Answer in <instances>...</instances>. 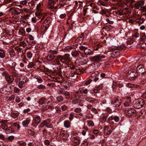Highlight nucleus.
I'll list each match as a JSON object with an SVG mask.
<instances>
[{
    "mask_svg": "<svg viewBox=\"0 0 146 146\" xmlns=\"http://www.w3.org/2000/svg\"><path fill=\"white\" fill-rule=\"evenodd\" d=\"M71 60L70 55L68 54H65L63 55H59L56 56L55 61L58 65L61 64L60 63L65 64H68Z\"/></svg>",
    "mask_w": 146,
    "mask_h": 146,
    "instance_id": "nucleus-1",
    "label": "nucleus"
},
{
    "mask_svg": "<svg viewBox=\"0 0 146 146\" xmlns=\"http://www.w3.org/2000/svg\"><path fill=\"white\" fill-rule=\"evenodd\" d=\"M105 58L104 55L100 54L92 57L90 59L91 61L95 62L96 65L97 63L105 60Z\"/></svg>",
    "mask_w": 146,
    "mask_h": 146,
    "instance_id": "nucleus-2",
    "label": "nucleus"
},
{
    "mask_svg": "<svg viewBox=\"0 0 146 146\" xmlns=\"http://www.w3.org/2000/svg\"><path fill=\"white\" fill-rule=\"evenodd\" d=\"M144 104V100L141 99H139L134 101L133 105L134 108L139 109L142 107Z\"/></svg>",
    "mask_w": 146,
    "mask_h": 146,
    "instance_id": "nucleus-3",
    "label": "nucleus"
},
{
    "mask_svg": "<svg viewBox=\"0 0 146 146\" xmlns=\"http://www.w3.org/2000/svg\"><path fill=\"white\" fill-rule=\"evenodd\" d=\"M136 72L138 75H141L143 77L146 75L145 70L143 65L140 64L136 68Z\"/></svg>",
    "mask_w": 146,
    "mask_h": 146,
    "instance_id": "nucleus-4",
    "label": "nucleus"
},
{
    "mask_svg": "<svg viewBox=\"0 0 146 146\" xmlns=\"http://www.w3.org/2000/svg\"><path fill=\"white\" fill-rule=\"evenodd\" d=\"M58 53V52L55 50H49L46 59L47 60L51 61L53 60L56 57V54Z\"/></svg>",
    "mask_w": 146,
    "mask_h": 146,
    "instance_id": "nucleus-5",
    "label": "nucleus"
},
{
    "mask_svg": "<svg viewBox=\"0 0 146 146\" xmlns=\"http://www.w3.org/2000/svg\"><path fill=\"white\" fill-rule=\"evenodd\" d=\"M44 126L48 128H51L53 127L52 123L51 122V120L49 119H47L42 121L39 125V127L42 128Z\"/></svg>",
    "mask_w": 146,
    "mask_h": 146,
    "instance_id": "nucleus-6",
    "label": "nucleus"
},
{
    "mask_svg": "<svg viewBox=\"0 0 146 146\" xmlns=\"http://www.w3.org/2000/svg\"><path fill=\"white\" fill-rule=\"evenodd\" d=\"M121 102V100L120 98H115L112 100L111 104L114 105L113 107L120 108Z\"/></svg>",
    "mask_w": 146,
    "mask_h": 146,
    "instance_id": "nucleus-7",
    "label": "nucleus"
},
{
    "mask_svg": "<svg viewBox=\"0 0 146 146\" xmlns=\"http://www.w3.org/2000/svg\"><path fill=\"white\" fill-rule=\"evenodd\" d=\"M137 74L136 71L133 70H129L127 73V77L131 80L135 79L137 77Z\"/></svg>",
    "mask_w": 146,
    "mask_h": 146,
    "instance_id": "nucleus-8",
    "label": "nucleus"
},
{
    "mask_svg": "<svg viewBox=\"0 0 146 146\" xmlns=\"http://www.w3.org/2000/svg\"><path fill=\"white\" fill-rule=\"evenodd\" d=\"M96 65L95 63H93L90 65L85 69L86 73H89L94 72L96 69Z\"/></svg>",
    "mask_w": 146,
    "mask_h": 146,
    "instance_id": "nucleus-9",
    "label": "nucleus"
},
{
    "mask_svg": "<svg viewBox=\"0 0 146 146\" xmlns=\"http://www.w3.org/2000/svg\"><path fill=\"white\" fill-rule=\"evenodd\" d=\"M88 92V89L83 88H79L77 92H76V93L77 94V95L80 98H82V97L83 96H81V94H86Z\"/></svg>",
    "mask_w": 146,
    "mask_h": 146,
    "instance_id": "nucleus-10",
    "label": "nucleus"
},
{
    "mask_svg": "<svg viewBox=\"0 0 146 146\" xmlns=\"http://www.w3.org/2000/svg\"><path fill=\"white\" fill-rule=\"evenodd\" d=\"M67 65H68V67L70 68V69L72 70L71 71H75L77 73H80V68L77 66H75L73 64L68 63Z\"/></svg>",
    "mask_w": 146,
    "mask_h": 146,
    "instance_id": "nucleus-11",
    "label": "nucleus"
},
{
    "mask_svg": "<svg viewBox=\"0 0 146 146\" xmlns=\"http://www.w3.org/2000/svg\"><path fill=\"white\" fill-rule=\"evenodd\" d=\"M125 112L127 116H131L135 113V111L133 108H128L125 110Z\"/></svg>",
    "mask_w": 146,
    "mask_h": 146,
    "instance_id": "nucleus-12",
    "label": "nucleus"
},
{
    "mask_svg": "<svg viewBox=\"0 0 146 146\" xmlns=\"http://www.w3.org/2000/svg\"><path fill=\"white\" fill-rule=\"evenodd\" d=\"M7 58L5 59V63L8 66H11L12 68H15V66L16 65L15 62H14L13 60H7Z\"/></svg>",
    "mask_w": 146,
    "mask_h": 146,
    "instance_id": "nucleus-13",
    "label": "nucleus"
},
{
    "mask_svg": "<svg viewBox=\"0 0 146 146\" xmlns=\"http://www.w3.org/2000/svg\"><path fill=\"white\" fill-rule=\"evenodd\" d=\"M60 139L63 140H67L68 138L67 133L66 131L64 130L60 131Z\"/></svg>",
    "mask_w": 146,
    "mask_h": 146,
    "instance_id": "nucleus-14",
    "label": "nucleus"
},
{
    "mask_svg": "<svg viewBox=\"0 0 146 146\" xmlns=\"http://www.w3.org/2000/svg\"><path fill=\"white\" fill-rule=\"evenodd\" d=\"M71 54L73 56L79 58L80 57H82V54L80 51H76L75 50L72 52Z\"/></svg>",
    "mask_w": 146,
    "mask_h": 146,
    "instance_id": "nucleus-15",
    "label": "nucleus"
},
{
    "mask_svg": "<svg viewBox=\"0 0 146 146\" xmlns=\"http://www.w3.org/2000/svg\"><path fill=\"white\" fill-rule=\"evenodd\" d=\"M119 116L115 115H112L108 117V120H110V121L113 120L115 122H117L119 121Z\"/></svg>",
    "mask_w": 146,
    "mask_h": 146,
    "instance_id": "nucleus-16",
    "label": "nucleus"
},
{
    "mask_svg": "<svg viewBox=\"0 0 146 146\" xmlns=\"http://www.w3.org/2000/svg\"><path fill=\"white\" fill-rule=\"evenodd\" d=\"M87 58L83 56V54L82 55V57H80L78 59V61L81 65L86 64L87 62Z\"/></svg>",
    "mask_w": 146,
    "mask_h": 146,
    "instance_id": "nucleus-17",
    "label": "nucleus"
},
{
    "mask_svg": "<svg viewBox=\"0 0 146 146\" xmlns=\"http://www.w3.org/2000/svg\"><path fill=\"white\" fill-rule=\"evenodd\" d=\"M80 73H77L74 71H71V72L68 74V78H70V77L74 78H74H76L77 77V75L79 74Z\"/></svg>",
    "mask_w": 146,
    "mask_h": 146,
    "instance_id": "nucleus-18",
    "label": "nucleus"
},
{
    "mask_svg": "<svg viewBox=\"0 0 146 146\" xmlns=\"http://www.w3.org/2000/svg\"><path fill=\"white\" fill-rule=\"evenodd\" d=\"M106 100H102L101 103V105L102 108L104 110L108 108L109 104H110Z\"/></svg>",
    "mask_w": 146,
    "mask_h": 146,
    "instance_id": "nucleus-19",
    "label": "nucleus"
},
{
    "mask_svg": "<svg viewBox=\"0 0 146 146\" xmlns=\"http://www.w3.org/2000/svg\"><path fill=\"white\" fill-rule=\"evenodd\" d=\"M6 81L9 84H11L14 80V78L12 76H10L9 74L6 76L5 78Z\"/></svg>",
    "mask_w": 146,
    "mask_h": 146,
    "instance_id": "nucleus-20",
    "label": "nucleus"
},
{
    "mask_svg": "<svg viewBox=\"0 0 146 146\" xmlns=\"http://www.w3.org/2000/svg\"><path fill=\"white\" fill-rule=\"evenodd\" d=\"M41 121V118L39 115H36L33 117V122L36 124H39Z\"/></svg>",
    "mask_w": 146,
    "mask_h": 146,
    "instance_id": "nucleus-21",
    "label": "nucleus"
},
{
    "mask_svg": "<svg viewBox=\"0 0 146 146\" xmlns=\"http://www.w3.org/2000/svg\"><path fill=\"white\" fill-rule=\"evenodd\" d=\"M108 113H104L102 115V117L101 118V119L102 120L103 122H110V120H108Z\"/></svg>",
    "mask_w": 146,
    "mask_h": 146,
    "instance_id": "nucleus-22",
    "label": "nucleus"
},
{
    "mask_svg": "<svg viewBox=\"0 0 146 146\" xmlns=\"http://www.w3.org/2000/svg\"><path fill=\"white\" fill-rule=\"evenodd\" d=\"M31 119L30 118H27L22 122V124L24 127H28V125Z\"/></svg>",
    "mask_w": 146,
    "mask_h": 146,
    "instance_id": "nucleus-23",
    "label": "nucleus"
},
{
    "mask_svg": "<svg viewBox=\"0 0 146 146\" xmlns=\"http://www.w3.org/2000/svg\"><path fill=\"white\" fill-rule=\"evenodd\" d=\"M48 8H52L53 7V5L56 4V2L54 0H48Z\"/></svg>",
    "mask_w": 146,
    "mask_h": 146,
    "instance_id": "nucleus-24",
    "label": "nucleus"
},
{
    "mask_svg": "<svg viewBox=\"0 0 146 146\" xmlns=\"http://www.w3.org/2000/svg\"><path fill=\"white\" fill-rule=\"evenodd\" d=\"M50 26L48 23H43L42 25L41 28L44 31H46Z\"/></svg>",
    "mask_w": 146,
    "mask_h": 146,
    "instance_id": "nucleus-25",
    "label": "nucleus"
},
{
    "mask_svg": "<svg viewBox=\"0 0 146 146\" xmlns=\"http://www.w3.org/2000/svg\"><path fill=\"white\" fill-rule=\"evenodd\" d=\"M8 88V86H5V87H3V88H1L0 89V92L4 94L5 93V92H8L9 90H10V89H6V88ZM9 88L10 89H11V88H12V87L9 86Z\"/></svg>",
    "mask_w": 146,
    "mask_h": 146,
    "instance_id": "nucleus-26",
    "label": "nucleus"
},
{
    "mask_svg": "<svg viewBox=\"0 0 146 146\" xmlns=\"http://www.w3.org/2000/svg\"><path fill=\"white\" fill-rule=\"evenodd\" d=\"M84 52L85 54L86 55H90L94 53V52L93 51H92L90 49L87 48V47L84 50Z\"/></svg>",
    "mask_w": 146,
    "mask_h": 146,
    "instance_id": "nucleus-27",
    "label": "nucleus"
},
{
    "mask_svg": "<svg viewBox=\"0 0 146 146\" xmlns=\"http://www.w3.org/2000/svg\"><path fill=\"white\" fill-rule=\"evenodd\" d=\"M12 126L14 127L15 129H16L17 130L20 129L21 126L18 122H14L12 125Z\"/></svg>",
    "mask_w": 146,
    "mask_h": 146,
    "instance_id": "nucleus-28",
    "label": "nucleus"
},
{
    "mask_svg": "<svg viewBox=\"0 0 146 146\" xmlns=\"http://www.w3.org/2000/svg\"><path fill=\"white\" fill-rule=\"evenodd\" d=\"M112 132L111 130L108 127H106L104 130V133L105 135H109Z\"/></svg>",
    "mask_w": 146,
    "mask_h": 146,
    "instance_id": "nucleus-29",
    "label": "nucleus"
},
{
    "mask_svg": "<svg viewBox=\"0 0 146 146\" xmlns=\"http://www.w3.org/2000/svg\"><path fill=\"white\" fill-rule=\"evenodd\" d=\"M124 47V46L123 45H118L117 46H115L113 48H111V49L114 50H120L123 49Z\"/></svg>",
    "mask_w": 146,
    "mask_h": 146,
    "instance_id": "nucleus-30",
    "label": "nucleus"
},
{
    "mask_svg": "<svg viewBox=\"0 0 146 146\" xmlns=\"http://www.w3.org/2000/svg\"><path fill=\"white\" fill-rule=\"evenodd\" d=\"M14 129H13L11 127H7L5 132L7 134H9L11 133H13L14 132Z\"/></svg>",
    "mask_w": 146,
    "mask_h": 146,
    "instance_id": "nucleus-31",
    "label": "nucleus"
},
{
    "mask_svg": "<svg viewBox=\"0 0 146 146\" xmlns=\"http://www.w3.org/2000/svg\"><path fill=\"white\" fill-rule=\"evenodd\" d=\"M84 130L82 131V133L84 136H85L86 134H89V131L88 128L86 127L84 128Z\"/></svg>",
    "mask_w": 146,
    "mask_h": 146,
    "instance_id": "nucleus-32",
    "label": "nucleus"
},
{
    "mask_svg": "<svg viewBox=\"0 0 146 146\" xmlns=\"http://www.w3.org/2000/svg\"><path fill=\"white\" fill-rule=\"evenodd\" d=\"M70 122L68 120L65 121L64 122V126L66 128H68L70 127Z\"/></svg>",
    "mask_w": 146,
    "mask_h": 146,
    "instance_id": "nucleus-33",
    "label": "nucleus"
},
{
    "mask_svg": "<svg viewBox=\"0 0 146 146\" xmlns=\"http://www.w3.org/2000/svg\"><path fill=\"white\" fill-rule=\"evenodd\" d=\"M42 6V4L40 3H39V4H37L36 9L38 11L40 12H41Z\"/></svg>",
    "mask_w": 146,
    "mask_h": 146,
    "instance_id": "nucleus-34",
    "label": "nucleus"
},
{
    "mask_svg": "<svg viewBox=\"0 0 146 146\" xmlns=\"http://www.w3.org/2000/svg\"><path fill=\"white\" fill-rule=\"evenodd\" d=\"M28 132L29 134L31 136H33L34 137H35L36 134H35V132L34 131H33L31 129H28Z\"/></svg>",
    "mask_w": 146,
    "mask_h": 146,
    "instance_id": "nucleus-35",
    "label": "nucleus"
},
{
    "mask_svg": "<svg viewBox=\"0 0 146 146\" xmlns=\"http://www.w3.org/2000/svg\"><path fill=\"white\" fill-rule=\"evenodd\" d=\"M81 100L79 99H75L73 100L72 102L73 104H76L81 102Z\"/></svg>",
    "mask_w": 146,
    "mask_h": 146,
    "instance_id": "nucleus-36",
    "label": "nucleus"
},
{
    "mask_svg": "<svg viewBox=\"0 0 146 146\" xmlns=\"http://www.w3.org/2000/svg\"><path fill=\"white\" fill-rule=\"evenodd\" d=\"M115 14L118 16H121L123 15V11L122 10H118L115 11Z\"/></svg>",
    "mask_w": 146,
    "mask_h": 146,
    "instance_id": "nucleus-37",
    "label": "nucleus"
},
{
    "mask_svg": "<svg viewBox=\"0 0 146 146\" xmlns=\"http://www.w3.org/2000/svg\"><path fill=\"white\" fill-rule=\"evenodd\" d=\"M129 88H137V86L133 84L128 83L126 85Z\"/></svg>",
    "mask_w": 146,
    "mask_h": 146,
    "instance_id": "nucleus-38",
    "label": "nucleus"
},
{
    "mask_svg": "<svg viewBox=\"0 0 146 146\" xmlns=\"http://www.w3.org/2000/svg\"><path fill=\"white\" fill-rule=\"evenodd\" d=\"M35 78L37 80V81L39 83H42L43 81V80L40 76H35Z\"/></svg>",
    "mask_w": 146,
    "mask_h": 146,
    "instance_id": "nucleus-39",
    "label": "nucleus"
},
{
    "mask_svg": "<svg viewBox=\"0 0 146 146\" xmlns=\"http://www.w3.org/2000/svg\"><path fill=\"white\" fill-rule=\"evenodd\" d=\"M9 55L11 57H13L15 55V54L14 50L12 49H11L9 50Z\"/></svg>",
    "mask_w": 146,
    "mask_h": 146,
    "instance_id": "nucleus-40",
    "label": "nucleus"
},
{
    "mask_svg": "<svg viewBox=\"0 0 146 146\" xmlns=\"http://www.w3.org/2000/svg\"><path fill=\"white\" fill-rule=\"evenodd\" d=\"M5 56V53L4 51L2 50H0V58H3Z\"/></svg>",
    "mask_w": 146,
    "mask_h": 146,
    "instance_id": "nucleus-41",
    "label": "nucleus"
},
{
    "mask_svg": "<svg viewBox=\"0 0 146 146\" xmlns=\"http://www.w3.org/2000/svg\"><path fill=\"white\" fill-rule=\"evenodd\" d=\"M46 100L45 99L41 98L38 101V103L40 105H42L46 103Z\"/></svg>",
    "mask_w": 146,
    "mask_h": 146,
    "instance_id": "nucleus-42",
    "label": "nucleus"
},
{
    "mask_svg": "<svg viewBox=\"0 0 146 146\" xmlns=\"http://www.w3.org/2000/svg\"><path fill=\"white\" fill-rule=\"evenodd\" d=\"M25 31L24 29L22 28L20 30L19 32V33L20 35H24L25 34Z\"/></svg>",
    "mask_w": 146,
    "mask_h": 146,
    "instance_id": "nucleus-43",
    "label": "nucleus"
},
{
    "mask_svg": "<svg viewBox=\"0 0 146 146\" xmlns=\"http://www.w3.org/2000/svg\"><path fill=\"white\" fill-rule=\"evenodd\" d=\"M137 2L140 7V8H141V7H142L144 4V1L143 0L139 1Z\"/></svg>",
    "mask_w": 146,
    "mask_h": 146,
    "instance_id": "nucleus-44",
    "label": "nucleus"
},
{
    "mask_svg": "<svg viewBox=\"0 0 146 146\" xmlns=\"http://www.w3.org/2000/svg\"><path fill=\"white\" fill-rule=\"evenodd\" d=\"M42 133L43 137L45 138H47V130L46 129H44L42 131Z\"/></svg>",
    "mask_w": 146,
    "mask_h": 146,
    "instance_id": "nucleus-45",
    "label": "nucleus"
},
{
    "mask_svg": "<svg viewBox=\"0 0 146 146\" xmlns=\"http://www.w3.org/2000/svg\"><path fill=\"white\" fill-rule=\"evenodd\" d=\"M135 22L139 24H142L144 22V21L142 20L141 17L140 18L137 19L135 20Z\"/></svg>",
    "mask_w": 146,
    "mask_h": 146,
    "instance_id": "nucleus-46",
    "label": "nucleus"
},
{
    "mask_svg": "<svg viewBox=\"0 0 146 146\" xmlns=\"http://www.w3.org/2000/svg\"><path fill=\"white\" fill-rule=\"evenodd\" d=\"M24 84V81L22 80L20 82L19 84H18V86L19 88H22L23 87V86Z\"/></svg>",
    "mask_w": 146,
    "mask_h": 146,
    "instance_id": "nucleus-47",
    "label": "nucleus"
},
{
    "mask_svg": "<svg viewBox=\"0 0 146 146\" xmlns=\"http://www.w3.org/2000/svg\"><path fill=\"white\" fill-rule=\"evenodd\" d=\"M56 99L58 101L60 102L63 100V97L61 96H59L56 97Z\"/></svg>",
    "mask_w": 146,
    "mask_h": 146,
    "instance_id": "nucleus-48",
    "label": "nucleus"
},
{
    "mask_svg": "<svg viewBox=\"0 0 146 146\" xmlns=\"http://www.w3.org/2000/svg\"><path fill=\"white\" fill-rule=\"evenodd\" d=\"M17 143L20 146H26L27 145L26 142L23 141H18Z\"/></svg>",
    "mask_w": 146,
    "mask_h": 146,
    "instance_id": "nucleus-49",
    "label": "nucleus"
},
{
    "mask_svg": "<svg viewBox=\"0 0 146 146\" xmlns=\"http://www.w3.org/2000/svg\"><path fill=\"white\" fill-rule=\"evenodd\" d=\"M19 115L16 112H13L11 114V116L13 117H15L18 116Z\"/></svg>",
    "mask_w": 146,
    "mask_h": 146,
    "instance_id": "nucleus-50",
    "label": "nucleus"
},
{
    "mask_svg": "<svg viewBox=\"0 0 146 146\" xmlns=\"http://www.w3.org/2000/svg\"><path fill=\"white\" fill-rule=\"evenodd\" d=\"M55 109L57 113H60L61 112V108L58 106H56L55 107Z\"/></svg>",
    "mask_w": 146,
    "mask_h": 146,
    "instance_id": "nucleus-51",
    "label": "nucleus"
},
{
    "mask_svg": "<svg viewBox=\"0 0 146 146\" xmlns=\"http://www.w3.org/2000/svg\"><path fill=\"white\" fill-rule=\"evenodd\" d=\"M1 127L3 129L6 131L8 127V125L5 123H3L1 125Z\"/></svg>",
    "mask_w": 146,
    "mask_h": 146,
    "instance_id": "nucleus-52",
    "label": "nucleus"
},
{
    "mask_svg": "<svg viewBox=\"0 0 146 146\" xmlns=\"http://www.w3.org/2000/svg\"><path fill=\"white\" fill-rule=\"evenodd\" d=\"M82 111L80 108H77L74 110V111L76 113H79Z\"/></svg>",
    "mask_w": 146,
    "mask_h": 146,
    "instance_id": "nucleus-53",
    "label": "nucleus"
},
{
    "mask_svg": "<svg viewBox=\"0 0 146 146\" xmlns=\"http://www.w3.org/2000/svg\"><path fill=\"white\" fill-rule=\"evenodd\" d=\"M20 78L19 76L17 77L16 79H15V82L16 84L18 85L20 82Z\"/></svg>",
    "mask_w": 146,
    "mask_h": 146,
    "instance_id": "nucleus-54",
    "label": "nucleus"
},
{
    "mask_svg": "<svg viewBox=\"0 0 146 146\" xmlns=\"http://www.w3.org/2000/svg\"><path fill=\"white\" fill-rule=\"evenodd\" d=\"M45 86L43 85H40L37 86V88L39 89H43L45 88Z\"/></svg>",
    "mask_w": 146,
    "mask_h": 146,
    "instance_id": "nucleus-55",
    "label": "nucleus"
},
{
    "mask_svg": "<svg viewBox=\"0 0 146 146\" xmlns=\"http://www.w3.org/2000/svg\"><path fill=\"white\" fill-rule=\"evenodd\" d=\"M62 110L63 111H65L68 109V107L66 105H63L61 107Z\"/></svg>",
    "mask_w": 146,
    "mask_h": 146,
    "instance_id": "nucleus-56",
    "label": "nucleus"
},
{
    "mask_svg": "<svg viewBox=\"0 0 146 146\" xmlns=\"http://www.w3.org/2000/svg\"><path fill=\"white\" fill-rule=\"evenodd\" d=\"M88 143L86 141H84L81 144V146H88Z\"/></svg>",
    "mask_w": 146,
    "mask_h": 146,
    "instance_id": "nucleus-57",
    "label": "nucleus"
},
{
    "mask_svg": "<svg viewBox=\"0 0 146 146\" xmlns=\"http://www.w3.org/2000/svg\"><path fill=\"white\" fill-rule=\"evenodd\" d=\"M84 37L83 36L81 35L80 36H78L77 39L80 41H82L83 40Z\"/></svg>",
    "mask_w": 146,
    "mask_h": 146,
    "instance_id": "nucleus-58",
    "label": "nucleus"
},
{
    "mask_svg": "<svg viewBox=\"0 0 146 146\" xmlns=\"http://www.w3.org/2000/svg\"><path fill=\"white\" fill-rule=\"evenodd\" d=\"M20 45L25 47L26 45V43L24 41L21 42L19 44Z\"/></svg>",
    "mask_w": 146,
    "mask_h": 146,
    "instance_id": "nucleus-59",
    "label": "nucleus"
},
{
    "mask_svg": "<svg viewBox=\"0 0 146 146\" xmlns=\"http://www.w3.org/2000/svg\"><path fill=\"white\" fill-rule=\"evenodd\" d=\"M102 45L100 44H98L96 45V46L94 47V50H98L99 48H100L101 46Z\"/></svg>",
    "mask_w": 146,
    "mask_h": 146,
    "instance_id": "nucleus-60",
    "label": "nucleus"
},
{
    "mask_svg": "<svg viewBox=\"0 0 146 146\" xmlns=\"http://www.w3.org/2000/svg\"><path fill=\"white\" fill-rule=\"evenodd\" d=\"M99 79V76L98 75L95 76L94 78H93V80L95 82H96Z\"/></svg>",
    "mask_w": 146,
    "mask_h": 146,
    "instance_id": "nucleus-61",
    "label": "nucleus"
},
{
    "mask_svg": "<svg viewBox=\"0 0 146 146\" xmlns=\"http://www.w3.org/2000/svg\"><path fill=\"white\" fill-rule=\"evenodd\" d=\"M134 6L135 8L136 9H139L140 8L137 2L135 3Z\"/></svg>",
    "mask_w": 146,
    "mask_h": 146,
    "instance_id": "nucleus-62",
    "label": "nucleus"
},
{
    "mask_svg": "<svg viewBox=\"0 0 146 146\" xmlns=\"http://www.w3.org/2000/svg\"><path fill=\"white\" fill-rule=\"evenodd\" d=\"M44 144L46 146H48L50 145V142L48 140L46 139L44 141Z\"/></svg>",
    "mask_w": 146,
    "mask_h": 146,
    "instance_id": "nucleus-63",
    "label": "nucleus"
},
{
    "mask_svg": "<svg viewBox=\"0 0 146 146\" xmlns=\"http://www.w3.org/2000/svg\"><path fill=\"white\" fill-rule=\"evenodd\" d=\"M140 38L142 41H145L146 40V35H143Z\"/></svg>",
    "mask_w": 146,
    "mask_h": 146,
    "instance_id": "nucleus-64",
    "label": "nucleus"
}]
</instances>
